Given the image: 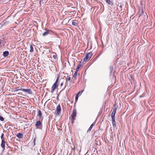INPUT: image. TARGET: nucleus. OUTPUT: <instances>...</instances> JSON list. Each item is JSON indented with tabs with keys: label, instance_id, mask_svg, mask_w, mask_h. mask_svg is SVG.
<instances>
[{
	"label": "nucleus",
	"instance_id": "obj_3",
	"mask_svg": "<svg viewBox=\"0 0 155 155\" xmlns=\"http://www.w3.org/2000/svg\"><path fill=\"white\" fill-rule=\"evenodd\" d=\"M92 55V54L91 52L86 54L85 55V57L84 58V61H87L88 58H90L91 57Z\"/></svg>",
	"mask_w": 155,
	"mask_h": 155
},
{
	"label": "nucleus",
	"instance_id": "obj_26",
	"mask_svg": "<svg viewBox=\"0 0 155 155\" xmlns=\"http://www.w3.org/2000/svg\"><path fill=\"white\" fill-rule=\"evenodd\" d=\"M4 134L3 133H2V134L1 137V138L2 140H4Z\"/></svg>",
	"mask_w": 155,
	"mask_h": 155
},
{
	"label": "nucleus",
	"instance_id": "obj_5",
	"mask_svg": "<svg viewBox=\"0 0 155 155\" xmlns=\"http://www.w3.org/2000/svg\"><path fill=\"white\" fill-rule=\"evenodd\" d=\"M21 91L24 92L25 93L28 94H32V91L30 89H21Z\"/></svg>",
	"mask_w": 155,
	"mask_h": 155
},
{
	"label": "nucleus",
	"instance_id": "obj_36",
	"mask_svg": "<svg viewBox=\"0 0 155 155\" xmlns=\"http://www.w3.org/2000/svg\"><path fill=\"white\" fill-rule=\"evenodd\" d=\"M39 0L40 1L39 2V3H40V5H41V2L42 1H43V0Z\"/></svg>",
	"mask_w": 155,
	"mask_h": 155
},
{
	"label": "nucleus",
	"instance_id": "obj_39",
	"mask_svg": "<svg viewBox=\"0 0 155 155\" xmlns=\"http://www.w3.org/2000/svg\"><path fill=\"white\" fill-rule=\"evenodd\" d=\"M146 15H147V14H145V15H144L143 16L146 17V16H145Z\"/></svg>",
	"mask_w": 155,
	"mask_h": 155
},
{
	"label": "nucleus",
	"instance_id": "obj_37",
	"mask_svg": "<svg viewBox=\"0 0 155 155\" xmlns=\"http://www.w3.org/2000/svg\"><path fill=\"white\" fill-rule=\"evenodd\" d=\"M72 87V85L71 84V85H70V86H69V88H71Z\"/></svg>",
	"mask_w": 155,
	"mask_h": 155
},
{
	"label": "nucleus",
	"instance_id": "obj_2",
	"mask_svg": "<svg viewBox=\"0 0 155 155\" xmlns=\"http://www.w3.org/2000/svg\"><path fill=\"white\" fill-rule=\"evenodd\" d=\"M35 126L37 129H41L42 128V124L40 120L37 121L35 124Z\"/></svg>",
	"mask_w": 155,
	"mask_h": 155
},
{
	"label": "nucleus",
	"instance_id": "obj_24",
	"mask_svg": "<svg viewBox=\"0 0 155 155\" xmlns=\"http://www.w3.org/2000/svg\"><path fill=\"white\" fill-rule=\"evenodd\" d=\"M59 77L58 76V77H57V79L56 80V81L54 83L56 84H57V83L59 80Z\"/></svg>",
	"mask_w": 155,
	"mask_h": 155
},
{
	"label": "nucleus",
	"instance_id": "obj_4",
	"mask_svg": "<svg viewBox=\"0 0 155 155\" xmlns=\"http://www.w3.org/2000/svg\"><path fill=\"white\" fill-rule=\"evenodd\" d=\"M45 30L46 31L42 34V36H43L47 35L49 34H51V33H53L54 34L55 33V32H54L52 31L51 30H49L46 29Z\"/></svg>",
	"mask_w": 155,
	"mask_h": 155
},
{
	"label": "nucleus",
	"instance_id": "obj_25",
	"mask_svg": "<svg viewBox=\"0 0 155 155\" xmlns=\"http://www.w3.org/2000/svg\"><path fill=\"white\" fill-rule=\"evenodd\" d=\"M110 73L111 74L113 71V68L112 66H111L110 68Z\"/></svg>",
	"mask_w": 155,
	"mask_h": 155
},
{
	"label": "nucleus",
	"instance_id": "obj_29",
	"mask_svg": "<svg viewBox=\"0 0 155 155\" xmlns=\"http://www.w3.org/2000/svg\"><path fill=\"white\" fill-rule=\"evenodd\" d=\"M77 73L78 72H76V71L75 72L73 76V77L74 78H75L76 77L77 74Z\"/></svg>",
	"mask_w": 155,
	"mask_h": 155
},
{
	"label": "nucleus",
	"instance_id": "obj_21",
	"mask_svg": "<svg viewBox=\"0 0 155 155\" xmlns=\"http://www.w3.org/2000/svg\"><path fill=\"white\" fill-rule=\"evenodd\" d=\"M93 124H92L91 125L90 127H89V128L88 129L87 131V132H88L91 131L92 128L93 127Z\"/></svg>",
	"mask_w": 155,
	"mask_h": 155
},
{
	"label": "nucleus",
	"instance_id": "obj_31",
	"mask_svg": "<svg viewBox=\"0 0 155 155\" xmlns=\"http://www.w3.org/2000/svg\"><path fill=\"white\" fill-rule=\"evenodd\" d=\"M78 97H79V96L78 95H76V96L75 98V101L76 102H77V101H78Z\"/></svg>",
	"mask_w": 155,
	"mask_h": 155
},
{
	"label": "nucleus",
	"instance_id": "obj_14",
	"mask_svg": "<svg viewBox=\"0 0 155 155\" xmlns=\"http://www.w3.org/2000/svg\"><path fill=\"white\" fill-rule=\"evenodd\" d=\"M72 79H71V78L70 75L68 76L67 77V78L66 81H69V82H70V83H71V82L72 81Z\"/></svg>",
	"mask_w": 155,
	"mask_h": 155
},
{
	"label": "nucleus",
	"instance_id": "obj_22",
	"mask_svg": "<svg viewBox=\"0 0 155 155\" xmlns=\"http://www.w3.org/2000/svg\"><path fill=\"white\" fill-rule=\"evenodd\" d=\"M68 81H66V82H65L64 88L63 90H64V89L65 88L67 87H68Z\"/></svg>",
	"mask_w": 155,
	"mask_h": 155
},
{
	"label": "nucleus",
	"instance_id": "obj_8",
	"mask_svg": "<svg viewBox=\"0 0 155 155\" xmlns=\"http://www.w3.org/2000/svg\"><path fill=\"white\" fill-rule=\"evenodd\" d=\"M105 2L106 3L109 5L110 7H112L114 3L112 1L110 0H105Z\"/></svg>",
	"mask_w": 155,
	"mask_h": 155
},
{
	"label": "nucleus",
	"instance_id": "obj_35",
	"mask_svg": "<svg viewBox=\"0 0 155 155\" xmlns=\"http://www.w3.org/2000/svg\"><path fill=\"white\" fill-rule=\"evenodd\" d=\"M63 82H62L61 84H60V86L61 87L62 86H63Z\"/></svg>",
	"mask_w": 155,
	"mask_h": 155
},
{
	"label": "nucleus",
	"instance_id": "obj_40",
	"mask_svg": "<svg viewBox=\"0 0 155 155\" xmlns=\"http://www.w3.org/2000/svg\"><path fill=\"white\" fill-rule=\"evenodd\" d=\"M100 144H101V143H99V144H98V145H100Z\"/></svg>",
	"mask_w": 155,
	"mask_h": 155
},
{
	"label": "nucleus",
	"instance_id": "obj_13",
	"mask_svg": "<svg viewBox=\"0 0 155 155\" xmlns=\"http://www.w3.org/2000/svg\"><path fill=\"white\" fill-rule=\"evenodd\" d=\"M9 54V53L8 51H5L3 52V55L4 57H7Z\"/></svg>",
	"mask_w": 155,
	"mask_h": 155
},
{
	"label": "nucleus",
	"instance_id": "obj_27",
	"mask_svg": "<svg viewBox=\"0 0 155 155\" xmlns=\"http://www.w3.org/2000/svg\"><path fill=\"white\" fill-rule=\"evenodd\" d=\"M112 125H113V127H115L116 126L115 121H112Z\"/></svg>",
	"mask_w": 155,
	"mask_h": 155
},
{
	"label": "nucleus",
	"instance_id": "obj_32",
	"mask_svg": "<svg viewBox=\"0 0 155 155\" xmlns=\"http://www.w3.org/2000/svg\"><path fill=\"white\" fill-rule=\"evenodd\" d=\"M112 121H115V117H111Z\"/></svg>",
	"mask_w": 155,
	"mask_h": 155
},
{
	"label": "nucleus",
	"instance_id": "obj_23",
	"mask_svg": "<svg viewBox=\"0 0 155 155\" xmlns=\"http://www.w3.org/2000/svg\"><path fill=\"white\" fill-rule=\"evenodd\" d=\"M116 112L112 111L111 114V117H115Z\"/></svg>",
	"mask_w": 155,
	"mask_h": 155
},
{
	"label": "nucleus",
	"instance_id": "obj_30",
	"mask_svg": "<svg viewBox=\"0 0 155 155\" xmlns=\"http://www.w3.org/2000/svg\"><path fill=\"white\" fill-rule=\"evenodd\" d=\"M4 118L2 116H0V120L1 121H3L4 120Z\"/></svg>",
	"mask_w": 155,
	"mask_h": 155
},
{
	"label": "nucleus",
	"instance_id": "obj_16",
	"mask_svg": "<svg viewBox=\"0 0 155 155\" xmlns=\"http://www.w3.org/2000/svg\"><path fill=\"white\" fill-rule=\"evenodd\" d=\"M81 63V62H80V64ZM82 67V65L81 64H79L76 69V72H78L79 70V68Z\"/></svg>",
	"mask_w": 155,
	"mask_h": 155
},
{
	"label": "nucleus",
	"instance_id": "obj_33",
	"mask_svg": "<svg viewBox=\"0 0 155 155\" xmlns=\"http://www.w3.org/2000/svg\"><path fill=\"white\" fill-rule=\"evenodd\" d=\"M53 57L55 59H56L57 58V56L56 55H53Z\"/></svg>",
	"mask_w": 155,
	"mask_h": 155
},
{
	"label": "nucleus",
	"instance_id": "obj_20",
	"mask_svg": "<svg viewBox=\"0 0 155 155\" xmlns=\"http://www.w3.org/2000/svg\"><path fill=\"white\" fill-rule=\"evenodd\" d=\"M114 108L113 109V111L116 112V111L117 108V107L114 104Z\"/></svg>",
	"mask_w": 155,
	"mask_h": 155
},
{
	"label": "nucleus",
	"instance_id": "obj_19",
	"mask_svg": "<svg viewBox=\"0 0 155 155\" xmlns=\"http://www.w3.org/2000/svg\"><path fill=\"white\" fill-rule=\"evenodd\" d=\"M21 89H22V88H19V87H17V88H15V89H14V90L13 91L14 92H16V91H19V90H20L21 91Z\"/></svg>",
	"mask_w": 155,
	"mask_h": 155
},
{
	"label": "nucleus",
	"instance_id": "obj_34",
	"mask_svg": "<svg viewBox=\"0 0 155 155\" xmlns=\"http://www.w3.org/2000/svg\"><path fill=\"white\" fill-rule=\"evenodd\" d=\"M35 138H34V139L33 140V142L34 143V144H35Z\"/></svg>",
	"mask_w": 155,
	"mask_h": 155
},
{
	"label": "nucleus",
	"instance_id": "obj_10",
	"mask_svg": "<svg viewBox=\"0 0 155 155\" xmlns=\"http://www.w3.org/2000/svg\"><path fill=\"white\" fill-rule=\"evenodd\" d=\"M139 18L142 17L144 14V12L142 9H140L139 10Z\"/></svg>",
	"mask_w": 155,
	"mask_h": 155
},
{
	"label": "nucleus",
	"instance_id": "obj_15",
	"mask_svg": "<svg viewBox=\"0 0 155 155\" xmlns=\"http://www.w3.org/2000/svg\"><path fill=\"white\" fill-rule=\"evenodd\" d=\"M16 136L18 138H21L23 137V135L21 133H18L17 135Z\"/></svg>",
	"mask_w": 155,
	"mask_h": 155
},
{
	"label": "nucleus",
	"instance_id": "obj_28",
	"mask_svg": "<svg viewBox=\"0 0 155 155\" xmlns=\"http://www.w3.org/2000/svg\"><path fill=\"white\" fill-rule=\"evenodd\" d=\"M84 91V90H82V91H79L77 94V95H78V96H80L81 94H82V92L83 91Z\"/></svg>",
	"mask_w": 155,
	"mask_h": 155
},
{
	"label": "nucleus",
	"instance_id": "obj_38",
	"mask_svg": "<svg viewBox=\"0 0 155 155\" xmlns=\"http://www.w3.org/2000/svg\"><path fill=\"white\" fill-rule=\"evenodd\" d=\"M6 21V20H4L3 21V22L4 23V24L5 23Z\"/></svg>",
	"mask_w": 155,
	"mask_h": 155
},
{
	"label": "nucleus",
	"instance_id": "obj_6",
	"mask_svg": "<svg viewBox=\"0 0 155 155\" xmlns=\"http://www.w3.org/2000/svg\"><path fill=\"white\" fill-rule=\"evenodd\" d=\"M54 34L57 36V37H55L54 38V42L56 43H58V42H61V40L60 38L58 36L57 34H55V33H54Z\"/></svg>",
	"mask_w": 155,
	"mask_h": 155
},
{
	"label": "nucleus",
	"instance_id": "obj_7",
	"mask_svg": "<svg viewBox=\"0 0 155 155\" xmlns=\"http://www.w3.org/2000/svg\"><path fill=\"white\" fill-rule=\"evenodd\" d=\"M61 106L59 104L57 107L56 109V112L57 113L58 115H59L61 113Z\"/></svg>",
	"mask_w": 155,
	"mask_h": 155
},
{
	"label": "nucleus",
	"instance_id": "obj_12",
	"mask_svg": "<svg viewBox=\"0 0 155 155\" xmlns=\"http://www.w3.org/2000/svg\"><path fill=\"white\" fill-rule=\"evenodd\" d=\"M6 143V142L5 141V140H2V143L1 144V147L3 149V150H4L5 149V144Z\"/></svg>",
	"mask_w": 155,
	"mask_h": 155
},
{
	"label": "nucleus",
	"instance_id": "obj_11",
	"mask_svg": "<svg viewBox=\"0 0 155 155\" xmlns=\"http://www.w3.org/2000/svg\"><path fill=\"white\" fill-rule=\"evenodd\" d=\"M42 113L41 111L40 110L38 111V113L37 116L39 117V119L40 120H42L43 118L42 117Z\"/></svg>",
	"mask_w": 155,
	"mask_h": 155
},
{
	"label": "nucleus",
	"instance_id": "obj_17",
	"mask_svg": "<svg viewBox=\"0 0 155 155\" xmlns=\"http://www.w3.org/2000/svg\"><path fill=\"white\" fill-rule=\"evenodd\" d=\"M78 21L75 20V21H73L72 22V25L74 26H77L78 25Z\"/></svg>",
	"mask_w": 155,
	"mask_h": 155
},
{
	"label": "nucleus",
	"instance_id": "obj_1",
	"mask_svg": "<svg viewBox=\"0 0 155 155\" xmlns=\"http://www.w3.org/2000/svg\"><path fill=\"white\" fill-rule=\"evenodd\" d=\"M71 122L73 124L76 116V109L75 108L73 110L72 113L71 114Z\"/></svg>",
	"mask_w": 155,
	"mask_h": 155
},
{
	"label": "nucleus",
	"instance_id": "obj_18",
	"mask_svg": "<svg viewBox=\"0 0 155 155\" xmlns=\"http://www.w3.org/2000/svg\"><path fill=\"white\" fill-rule=\"evenodd\" d=\"M34 51L33 47L32 45H30V50L29 51L30 52H32Z\"/></svg>",
	"mask_w": 155,
	"mask_h": 155
},
{
	"label": "nucleus",
	"instance_id": "obj_9",
	"mask_svg": "<svg viewBox=\"0 0 155 155\" xmlns=\"http://www.w3.org/2000/svg\"><path fill=\"white\" fill-rule=\"evenodd\" d=\"M58 87L57 84L54 83L51 87V92L53 93L55 89Z\"/></svg>",
	"mask_w": 155,
	"mask_h": 155
}]
</instances>
